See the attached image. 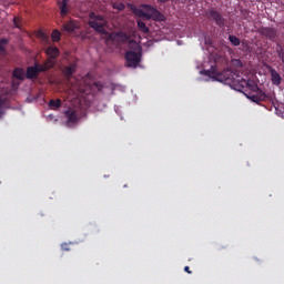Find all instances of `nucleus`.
Segmentation results:
<instances>
[{
  "label": "nucleus",
  "mask_w": 284,
  "mask_h": 284,
  "mask_svg": "<svg viewBox=\"0 0 284 284\" xmlns=\"http://www.w3.org/2000/svg\"><path fill=\"white\" fill-rule=\"evenodd\" d=\"M235 85V90H237V92H243V90H250L251 92H255V94H245V97L253 101V103H262V101H266L267 99V94H265V92H263V90L258 88V84H256V82L252 80H245L243 78H240L237 79V83Z\"/></svg>",
  "instance_id": "1"
},
{
  "label": "nucleus",
  "mask_w": 284,
  "mask_h": 284,
  "mask_svg": "<svg viewBox=\"0 0 284 284\" xmlns=\"http://www.w3.org/2000/svg\"><path fill=\"white\" fill-rule=\"evenodd\" d=\"M206 77H212L215 81H219L220 83H229L231 85H234L236 90V84L239 83V79H241V75H239V71H233L230 69H226L221 72L206 70L205 71Z\"/></svg>",
  "instance_id": "2"
},
{
  "label": "nucleus",
  "mask_w": 284,
  "mask_h": 284,
  "mask_svg": "<svg viewBox=\"0 0 284 284\" xmlns=\"http://www.w3.org/2000/svg\"><path fill=\"white\" fill-rule=\"evenodd\" d=\"M141 9L135 11V14H138V17H141L142 19H146L148 21H150V19H153V21H164L165 20V16H163V13H161V11H159L156 8L150 6V4H141Z\"/></svg>",
  "instance_id": "3"
},
{
  "label": "nucleus",
  "mask_w": 284,
  "mask_h": 284,
  "mask_svg": "<svg viewBox=\"0 0 284 284\" xmlns=\"http://www.w3.org/2000/svg\"><path fill=\"white\" fill-rule=\"evenodd\" d=\"M89 26L90 28H92L93 30H95V32H99L100 34H105V18L101 14L94 13V12H90L89 13Z\"/></svg>",
  "instance_id": "4"
},
{
  "label": "nucleus",
  "mask_w": 284,
  "mask_h": 284,
  "mask_svg": "<svg viewBox=\"0 0 284 284\" xmlns=\"http://www.w3.org/2000/svg\"><path fill=\"white\" fill-rule=\"evenodd\" d=\"M142 53H136L134 51H126L124 54L125 67L126 68H139V63H141Z\"/></svg>",
  "instance_id": "5"
},
{
  "label": "nucleus",
  "mask_w": 284,
  "mask_h": 284,
  "mask_svg": "<svg viewBox=\"0 0 284 284\" xmlns=\"http://www.w3.org/2000/svg\"><path fill=\"white\" fill-rule=\"evenodd\" d=\"M207 17L215 22L217 28H225V23H227V20L223 17V14H221V12L214 8L209 9Z\"/></svg>",
  "instance_id": "6"
},
{
  "label": "nucleus",
  "mask_w": 284,
  "mask_h": 284,
  "mask_svg": "<svg viewBox=\"0 0 284 284\" xmlns=\"http://www.w3.org/2000/svg\"><path fill=\"white\" fill-rule=\"evenodd\" d=\"M64 116L67 119V125H69V128H72V125H77V123H79V113L77 112V110L68 109L67 111H64Z\"/></svg>",
  "instance_id": "7"
},
{
  "label": "nucleus",
  "mask_w": 284,
  "mask_h": 284,
  "mask_svg": "<svg viewBox=\"0 0 284 284\" xmlns=\"http://www.w3.org/2000/svg\"><path fill=\"white\" fill-rule=\"evenodd\" d=\"M43 72V69L41 68V63L34 62L32 67L27 68L26 77L27 79H37L39 74Z\"/></svg>",
  "instance_id": "8"
},
{
  "label": "nucleus",
  "mask_w": 284,
  "mask_h": 284,
  "mask_svg": "<svg viewBox=\"0 0 284 284\" xmlns=\"http://www.w3.org/2000/svg\"><path fill=\"white\" fill-rule=\"evenodd\" d=\"M109 41H116L118 43H128L130 37L123 31L109 34Z\"/></svg>",
  "instance_id": "9"
},
{
  "label": "nucleus",
  "mask_w": 284,
  "mask_h": 284,
  "mask_svg": "<svg viewBox=\"0 0 284 284\" xmlns=\"http://www.w3.org/2000/svg\"><path fill=\"white\" fill-rule=\"evenodd\" d=\"M81 26L79 24V21L77 20H69L63 23L62 26V32H68L69 34H72L75 30H79Z\"/></svg>",
  "instance_id": "10"
},
{
  "label": "nucleus",
  "mask_w": 284,
  "mask_h": 284,
  "mask_svg": "<svg viewBox=\"0 0 284 284\" xmlns=\"http://www.w3.org/2000/svg\"><path fill=\"white\" fill-rule=\"evenodd\" d=\"M258 32L262 34V37L270 39V41H274V39L277 37L276 29L270 27H262L258 29Z\"/></svg>",
  "instance_id": "11"
},
{
  "label": "nucleus",
  "mask_w": 284,
  "mask_h": 284,
  "mask_svg": "<svg viewBox=\"0 0 284 284\" xmlns=\"http://www.w3.org/2000/svg\"><path fill=\"white\" fill-rule=\"evenodd\" d=\"M268 72L271 74V81L273 83V85H281V74L276 72V70L272 67H268Z\"/></svg>",
  "instance_id": "12"
},
{
  "label": "nucleus",
  "mask_w": 284,
  "mask_h": 284,
  "mask_svg": "<svg viewBox=\"0 0 284 284\" xmlns=\"http://www.w3.org/2000/svg\"><path fill=\"white\" fill-rule=\"evenodd\" d=\"M74 72H77V63H70L69 65L64 67L62 70V73L67 79H70V77H72Z\"/></svg>",
  "instance_id": "13"
},
{
  "label": "nucleus",
  "mask_w": 284,
  "mask_h": 284,
  "mask_svg": "<svg viewBox=\"0 0 284 284\" xmlns=\"http://www.w3.org/2000/svg\"><path fill=\"white\" fill-rule=\"evenodd\" d=\"M69 2L70 0H62L61 2H59L61 17H68V13L70 12V8L68 7Z\"/></svg>",
  "instance_id": "14"
},
{
  "label": "nucleus",
  "mask_w": 284,
  "mask_h": 284,
  "mask_svg": "<svg viewBox=\"0 0 284 284\" xmlns=\"http://www.w3.org/2000/svg\"><path fill=\"white\" fill-rule=\"evenodd\" d=\"M55 61L52 58H48L43 64H40V68L43 70V72H48V70H52L55 65Z\"/></svg>",
  "instance_id": "15"
},
{
  "label": "nucleus",
  "mask_w": 284,
  "mask_h": 284,
  "mask_svg": "<svg viewBox=\"0 0 284 284\" xmlns=\"http://www.w3.org/2000/svg\"><path fill=\"white\" fill-rule=\"evenodd\" d=\"M45 54H48L49 59H57L60 54L59 48L57 47H49L45 50Z\"/></svg>",
  "instance_id": "16"
},
{
  "label": "nucleus",
  "mask_w": 284,
  "mask_h": 284,
  "mask_svg": "<svg viewBox=\"0 0 284 284\" xmlns=\"http://www.w3.org/2000/svg\"><path fill=\"white\" fill-rule=\"evenodd\" d=\"M129 52L142 53L141 44L134 40H129Z\"/></svg>",
  "instance_id": "17"
},
{
  "label": "nucleus",
  "mask_w": 284,
  "mask_h": 284,
  "mask_svg": "<svg viewBox=\"0 0 284 284\" xmlns=\"http://www.w3.org/2000/svg\"><path fill=\"white\" fill-rule=\"evenodd\" d=\"M24 74H26V72L23 71L22 68H16L13 70V77H14V79H18L19 81H23V79H26Z\"/></svg>",
  "instance_id": "18"
},
{
  "label": "nucleus",
  "mask_w": 284,
  "mask_h": 284,
  "mask_svg": "<svg viewBox=\"0 0 284 284\" xmlns=\"http://www.w3.org/2000/svg\"><path fill=\"white\" fill-rule=\"evenodd\" d=\"M10 43V40L2 38L0 39V54H6L8 51L6 50V45Z\"/></svg>",
  "instance_id": "19"
},
{
  "label": "nucleus",
  "mask_w": 284,
  "mask_h": 284,
  "mask_svg": "<svg viewBox=\"0 0 284 284\" xmlns=\"http://www.w3.org/2000/svg\"><path fill=\"white\" fill-rule=\"evenodd\" d=\"M138 28L141 32H143L144 34H148V32H150V28H148V26L145 24V22L138 20Z\"/></svg>",
  "instance_id": "20"
},
{
  "label": "nucleus",
  "mask_w": 284,
  "mask_h": 284,
  "mask_svg": "<svg viewBox=\"0 0 284 284\" xmlns=\"http://www.w3.org/2000/svg\"><path fill=\"white\" fill-rule=\"evenodd\" d=\"M276 53L278 59H281L282 63H284V49L283 45H281V43L276 44Z\"/></svg>",
  "instance_id": "21"
},
{
  "label": "nucleus",
  "mask_w": 284,
  "mask_h": 284,
  "mask_svg": "<svg viewBox=\"0 0 284 284\" xmlns=\"http://www.w3.org/2000/svg\"><path fill=\"white\" fill-rule=\"evenodd\" d=\"M49 106L51 110H57L58 108H61V99L50 100Z\"/></svg>",
  "instance_id": "22"
},
{
  "label": "nucleus",
  "mask_w": 284,
  "mask_h": 284,
  "mask_svg": "<svg viewBox=\"0 0 284 284\" xmlns=\"http://www.w3.org/2000/svg\"><path fill=\"white\" fill-rule=\"evenodd\" d=\"M51 39L54 43H58V41H61V32L59 30H53Z\"/></svg>",
  "instance_id": "23"
},
{
  "label": "nucleus",
  "mask_w": 284,
  "mask_h": 284,
  "mask_svg": "<svg viewBox=\"0 0 284 284\" xmlns=\"http://www.w3.org/2000/svg\"><path fill=\"white\" fill-rule=\"evenodd\" d=\"M229 41L232 43V45H241V39H239L236 36H229Z\"/></svg>",
  "instance_id": "24"
},
{
  "label": "nucleus",
  "mask_w": 284,
  "mask_h": 284,
  "mask_svg": "<svg viewBox=\"0 0 284 284\" xmlns=\"http://www.w3.org/2000/svg\"><path fill=\"white\" fill-rule=\"evenodd\" d=\"M13 26L14 28H18L19 30H21V18L13 17Z\"/></svg>",
  "instance_id": "25"
},
{
  "label": "nucleus",
  "mask_w": 284,
  "mask_h": 284,
  "mask_svg": "<svg viewBox=\"0 0 284 284\" xmlns=\"http://www.w3.org/2000/svg\"><path fill=\"white\" fill-rule=\"evenodd\" d=\"M114 10H119L122 12V10H125V4L123 2L113 4Z\"/></svg>",
  "instance_id": "26"
},
{
  "label": "nucleus",
  "mask_w": 284,
  "mask_h": 284,
  "mask_svg": "<svg viewBox=\"0 0 284 284\" xmlns=\"http://www.w3.org/2000/svg\"><path fill=\"white\" fill-rule=\"evenodd\" d=\"M61 250H62L63 252H70V244H68V243L61 244Z\"/></svg>",
  "instance_id": "27"
},
{
  "label": "nucleus",
  "mask_w": 284,
  "mask_h": 284,
  "mask_svg": "<svg viewBox=\"0 0 284 284\" xmlns=\"http://www.w3.org/2000/svg\"><path fill=\"white\" fill-rule=\"evenodd\" d=\"M184 272H186V274H192V271L190 270V266H185Z\"/></svg>",
  "instance_id": "28"
},
{
  "label": "nucleus",
  "mask_w": 284,
  "mask_h": 284,
  "mask_svg": "<svg viewBox=\"0 0 284 284\" xmlns=\"http://www.w3.org/2000/svg\"><path fill=\"white\" fill-rule=\"evenodd\" d=\"M170 0H158V3H168Z\"/></svg>",
  "instance_id": "29"
},
{
  "label": "nucleus",
  "mask_w": 284,
  "mask_h": 284,
  "mask_svg": "<svg viewBox=\"0 0 284 284\" xmlns=\"http://www.w3.org/2000/svg\"><path fill=\"white\" fill-rule=\"evenodd\" d=\"M237 62V65L241 68L243 65V63L241 62V60H235Z\"/></svg>",
  "instance_id": "30"
}]
</instances>
